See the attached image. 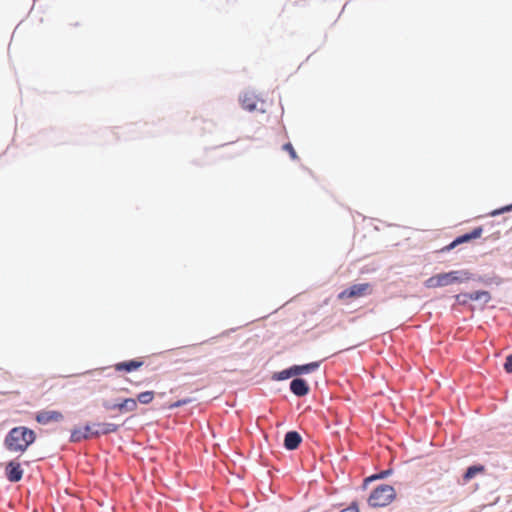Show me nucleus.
I'll return each instance as SVG.
<instances>
[{
  "mask_svg": "<svg viewBox=\"0 0 512 512\" xmlns=\"http://www.w3.org/2000/svg\"><path fill=\"white\" fill-rule=\"evenodd\" d=\"M371 292V286L369 283H360L352 285L351 287L343 290L338 294V299H350L363 297Z\"/></svg>",
  "mask_w": 512,
  "mask_h": 512,
  "instance_id": "obj_4",
  "label": "nucleus"
},
{
  "mask_svg": "<svg viewBox=\"0 0 512 512\" xmlns=\"http://www.w3.org/2000/svg\"><path fill=\"white\" fill-rule=\"evenodd\" d=\"M137 400L134 398H125L120 403L109 405L105 404V408L108 410H118L121 413L133 412L137 409Z\"/></svg>",
  "mask_w": 512,
  "mask_h": 512,
  "instance_id": "obj_7",
  "label": "nucleus"
},
{
  "mask_svg": "<svg viewBox=\"0 0 512 512\" xmlns=\"http://www.w3.org/2000/svg\"><path fill=\"white\" fill-rule=\"evenodd\" d=\"M35 432L27 427L19 426L11 429L5 438V446L11 452H25L35 441Z\"/></svg>",
  "mask_w": 512,
  "mask_h": 512,
  "instance_id": "obj_1",
  "label": "nucleus"
},
{
  "mask_svg": "<svg viewBox=\"0 0 512 512\" xmlns=\"http://www.w3.org/2000/svg\"><path fill=\"white\" fill-rule=\"evenodd\" d=\"M190 402H191V399H189V398L182 399V400H178V401H176V402H174V403H171V404L169 405V408H170V409H174V408H177V407H180V406L186 405V404H188V403H190Z\"/></svg>",
  "mask_w": 512,
  "mask_h": 512,
  "instance_id": "obj_21",
  "label": "nucleus"
},
{
  "mask_svg": "<svg viewBox=\"0 0 512 512\" xmlns=\"http://www.w3.org/2000/svg\"><path fill=\"white\" fill-rule=\"evenodd\" d=\"M94 427L95 431L91 432V435H95L96 437L99 435L114 433L118 430V425L114 423H97L94 424Z\"/></svg>",
  "mask_w": 512,
  "mask_h": 512,
  "instance_id": "obj_13",
  "label": "nucleus"
},
{
  "mask_svg": "<svg viewBox=\"0 0 512 512\" xmlns=\"http://www.w3.org/2000/svg\"><path fill=\"white\" fill-rule=\"evenodd\" d=\"M504 369L506 370L507 373H512V354L506 358Z\"/></svg>",
  "mask_w": 512,
  "mask_h": 512,
  "instance_id": "obj_23",
  "label": "nucleus"
},
{
  "mask_svg": "<svg viewBox=\"0 0 512 512\" xmlns=\"http://www.w3.org/2000/svg\"><path fill=\"white\" fill-rule=\"evenodd\" d=\"M396 497V491L393 486L382 484L376 487L368 498V504L371 507H385L389 505Z\"/></svg>",
  "mask_w": 512,
  "mask_h": 512,
  "instance_id": "obj_2",
  "label": "nucleus"
},
{
  "mask_svg": "<svg viewBox=\"0 0 512 512\" xmlns=\"http://www.w3.org/2000/svg\"><path fill=\"white\" fill-rule=\"evenodd\" d=\"M242 107L248 111H254L257 108V99L253 95L245 94L241 99Z\"/></svg>",
  "mask_w": 512,
  "mask_h": 512,
  "instance_id": "obj_15",
  "label": "nucleus"
},
{
  "mask_svg": "<svg viewBox=\"0 0 512 512\" xmlns=\"http://www.w3.org/2000/svg\"><path fill=\"white\" fill-rule=\"evenodd\" d=\"M320 366L319 362H311L305 365H294L292 366V373L297 375L308 374L317 370Z\"/></svg>",
  "mask_w": 512,
  "mask_h": 512,
  "instance_id": "obj_14",
  "label": "nucleus"
},
{
  "mask_svg": "<svg viewBox=\"0 0 512 512\" xmlns=\"http://www.w3.org/2000/svg\"><path fill=\"white\" fill-rule=\"evenodd\" d=\"M283 150L287 151L291 157L292 160H298L299 157L294 149V147L292 146L291 143H286L283 145Z\"/></svg>",
  "mask_w": 512,
  "mask_h": 512,
  "instance_id": "obj_19",
  "label": "nucleus"
},
{
  "mask_svg": "<svg viewBox=\"0 0 512 512\" xmlns=\"http://www.w3.org/2000/svg\"><path fill=\"white\" fill-rule=\"evenodd\" d=\"M63 419V414L56 410H41L37 412L35 416V420L42 425H47L52 422H60Z\"/></svg>",
  "mask_w": 512,
  "mask_h": 512,
  "instance_id": "obj_6",
  "label": "nucleus"
},
{
  "mask_svg": "<svg viewBox=\"0 0 512 512\" xmlns=\"http://www.w3.org/2000/svg\"><path fill=\"white\" fill-rule=\"evenodd\" d=\"M290 390L296 396H305L309 392V386L304 379L296 378L291 381Z\"/></svg>",
  "mask_w": 512,
  "mask_h": 512,
  "instance_id": "obj_9",
  "label": "nucleus"
},
{
  "mask_svg": "<svg viewBox=\"0 0 512 512\" xmlns=\"http://www.w3.org/2000/svg\"><path fill=\"white\" fill-rule=\"evenodd\" d=\"M389 474H390L389 470L381 471L378 474L368 477L365 481L368 482V481H372V480H376V479H383V478L387 477Z\"/></svg>",
  "mask_w": 512,
  "mask_h": 512,
  "instance_id": "obj_20",
  "label": "nucleus"
},
{
  "mask_svg": "<svg viewBox=\"0 0 512 512\" xmlns=\"http://www.w3.org/2000/svg\"><path fill=\"white\" fill-rule=\"evenodd\" d=\"M458 271H451L447 273H440L437 275H434L426 280V286L428 288H436V287H443L450 284H453L455 282L461 281L460 277L458 276Z\"/></svg>",
  "mask_w": 512,
  "mask_h": 512,
  "instance_id": "obj_3",
  "label": "nucleus"
},
{
  "mask_svg": "<svg viewBox=\"0 0 512 512\" xmlns=\"http://www.w3.org/2000/svg\"><path fill=\"white\" fill-rule=\"evenodd\" d=\"M484 471V466L482 465H474L470 466L465 474L463 475V480L465 483L469 482L473 479L477 474L482 473Z\"/></svg>",
  "mask_w": 512,
  "mask_h": 512,
  "instance_id": "obj_16",
  "label": "nucleus"
},
{
  "mask_svg": "<svg viewBox=\"0 0 512 512\" xmlns=\"http://www.w3.org/2000/svg\"><path fill=\"white\" fill-rule=\"evenodd\" d=\"M155 393L153 391H144L137 395V402L141 404H149L153 401Z\"/></svg>",
  "mask_w": 512,
  "mask_h": 512,
  "instance_id": "obj_18",
  "label": "nucleus"
},
{
  "mask_svg": "<svg viewBox=\"0 0 512 512\" xmlns=\"http://www.w3.org/2000/svg\"><path fill=\"white\" fill-rule=\"evenodd\" d=\"M482 233H483V228L482 227H476L470 233H466L464 235H461V236L457 237L449 245L444 247L442 249V251H450V250L454 249L456 246H458L460 244L469 242V241H471L473 239L480 238Z\"/></svg>",
  "mask_w": 512,
  "mask_h": 512,
  "instance_id": "obj_5",
  "label": "nucleus"
},
{
  "mask_svg": "<svg viewBox=\"0 0 512 512\" xmlns=\"http://www.w3.org/2000/svg\"><path fill=\"white\" fill-rule=\"evenodd\" d=\"M143 364H144L143 361L138 360V359H133V360H129V361L116 363L114 365V369L118 372H121V371L131 372V371L139 369L140 367L143 366Z\"/></svg>",
  "mask_w": 512,
  "mask_h": 512,
  "instance_id": "obj_10",
  "label": "nucleus"
},
{
  "mask_svg": "<svg viewBox=\"0 0 512 512\" xmlns=\"http://www.w3.org/2000/svg\"><path fill=\"white\" fill-rule=\"evenodd\" d=\"M512 210V204L511 205H508V206H505L499 210H495L491 213V215H498L500 213H503V212H507V211H511Z\"/></svg>",
  "mask_w": 512,
  "mask_h": 512,
  "instance_id": "obj_25",
  "label": "nucleus"
},
{
  "mask_svg": "<svg viewBox=\"0 0 512 512\" xmlns=\"http://www.w3.org/2000/svg\"><path fill=\"white\" fill-rule=\"evenodd\" d=\"M291 376H296L295 374L292 373V367H290L289 369L287 370H283L279 373V377L278 379L280 380H284V379H287Z\"/></svg>",
  "mask_w": 512,
  "mask_h": 512,
  "instance_id": "obj_22",
  "label": "nucleus"
},
{
  "mask_svg": "<svg viewBox=\"0 0 512 512\" xmlns=\"http://www.w3.org/2000/svg\"><path fill=\"white\" fill-rule=\"evenodd\" d=\"M460 297H463V302H465L466 300H471V301L479 300V301H483L484 303H487L491 299L490 293L488 291H475L472 293H465L462 295H458L457 299L459 300Z\"/></svg>",
  "mask_w": 512,
  "mask_h": 512,
  "instance_id": "obj_12",
  "label": "nucleus"
},
{
  "mask_svg": "<svg viewBox=\"0 0 512 512\" xmlns=\"http://www.w3.org/2000/svg\"><path fill=\"white\" fill-rule=\"evenodd\" d=\"M302 441L300 434L296 431H289L285 435L284 446L287 450H295Z\"/></svg>",
  "mask_w": 512,
  "mask_h": 512,
  "instance_id": "obj_11",
  "label": "nucleus"
},
{
  "mask_svg": "<svg viewBox=\"0 0 512 512\" xmlns=\"http://www.w3.org/2000/svg\"><path fill=\"white\" fill-rule=\"evenodd\" d=\"M6 476L11 482H18L22 479L23 470L19 463L9 462L6 466Z\"/></svg>",
  "mask_w": 512,
  "mask_h": 512,
  "instance_id": "obj_8",
  "label": "nucleus"
},
{
  "mask_svg": "<svg viewBox=\"0 0 512 512\" xmlns=\"http://www.w3.org/2000/svg\"><path fill=\"white\" fill-rule=\"evenodd\" d=\"M340 512H359L357 503L353 502L348 507L342 509Z\"/></svg>",
  "mask_w": 512,
  "mask_h": 512,
  "instance_id": "obj_24",
  "label": "nucleus"
},
{
  "mask_svg": "<svg viewBox=\"0 0 512 512\" xmlns=\"http://www.w3.org/2000/svg\"><path fill=\"white\" fill-rule=\"evenodd\" d=\"M94 428H95V427H94V425H92V426H91V425H86L84 428H82V430H83L84 432L88 433V434L90 435V438H91V437H94V436H95V435H91V432H94V431H95V429H94Z\"/></svg>",
  "mask_w": 512,
  "mask_h": 512,
  "instance_id": "obj_26",
  "label": "nucleus"
},
{
  "mask_svg": "<svg viewBox=\"0 0 512 512\" xmlns=\"http://www.w3.org/2000/svg\"><path fill=\"white\" fill-rule=\"evenodd\" d=\"M90 438V435L82 430V428L74 429L71 432V442H80L82 440Z\"/></svg>",
  "mask_w": 512,
  "mask_h": 512,
  "instance_id": "obj_17",
  "label": "nucleus"
}]
</instances>
